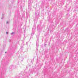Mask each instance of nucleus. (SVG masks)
Masks as SVG:
<instances>
[{
	"label": "nucleus",
	"mask_w": 78,
	"mask_h": 78,
	"mask_svg": "<svg viewBox=\"0 0 78 78\" xmlns=\"http://www.w3.org/2000/svg\"><path fill=\"white\" fill-rule=\"evenodd\" d=\"M6 34H8V32L6 33Z\"/></svg>",
	"instance_id": "1"
},
{
	"label": "nucleus",
	"mask_w": 78,
	"mask_h": 78,
	"mask_svg": "<svg viewBox=\"0 0 78 78\" xmlns=\"http://www.w3.org/2000/svg\"><path fill=\"white\" fill-rule=\"evenodd\" d=\"M5 53H6V52H5Z\"/></svg>",
	"instance_id": "2"
}]
</instances>
